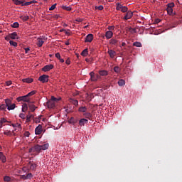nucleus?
<instances>
[{
    "label": "nucleus",
    "instance_id": "14",
    "mask_svg": "<svg viewBox=\"0 0 182 182\" xmlns=\"http://www.w3.org/2000/svg\"><path fill=\"white\" fill-rule=\"evenodd\" d=\"M87 122L88 121L86 119H80V120H79V126H85V124H87Z\"/></svg>",
    "mask_w": 182,
    "mask_h": 182
},
{
    "label": "nucleus",
    "instance_id": "28",
    "mask_svg": "<svg viewBox=\"0 0 182 182\" xmlns=\"http://www.w3.org/2000/svg\"><path fill=\"white\" fill-rule=\"evenodd\" d=\"M20 18H21V20H22L23 21H28L29 17H28V16H21Z\"/></svg>",
    "mask_w": 182,
    "mask_h": 182
},
{
    "label": "nucleus",
    "instance_id": "40",
    "mask_svg": "<svg viewBox=\"0 0 182 182\" xmlns=\"http://www.w3.org/2000/svg\"><path fill=\"white\" fill-rule=\"evenodd\" d=\"M11 126L14 127V128H21V124L19 123H16V124H12Z\"/></svg>",
    "mask_w": 182,
    "mask_h": 182
},
{
    "label": "nucleus",
    "instance_id": "64",
    "mask_svg": "<svg viewBox=\"0 0 182 182\" xmlns=\"http://www.w3.org/2000/svg\"><path fill=\"white\" fill-rule=\"evenodd\" d=\"M126 46V43H122V46Z\"/></svg>",
    "mask_w": 182,
    "mask_h": 182
},
{
    "label": "nucleus",
    "instance_id": "33",
    "mask_svg": "<svg viewBox=\"0 0 182 182\" xmlns=\"http://www.w3.org/2000/svg\"><path fill=\"white\" fill-rule=\"evenodd\" d=\"M133 46L136 48L142 47V44L140 42H134Z\"/></svg>",
    "mask_w": 182,
    "mask_h": 182
},
{
    "label": "nucleus",
    "instance_id": "9",
    "mask_svg": "<svg viewBox=\"0 0 182 182\" xmlns=\"http://www.w3.org/2000/svg\"><path fill=\"white\" fill-rule=\"evenodd\" d=\"M92 41H93V35L92 34H89L85 37V43H91Z\"/></svg>",
    "mask_w": 182,
    "mask_h": 182
},
{
    "label": "nucleus",
    "instance_id": "13",
    "mask_svg": "<svg viewBox=\"0 0 182 182\" xmlns=\"http://www.w3.org/2000/svg\"><path fill=\"white\" fill-rule=\"evenodd\" d=\"M108 54L110 56V58H114L115 55H117V52L113 50H109Z\"/></svg>",
    "mask_w": 182,
    "mask_h": 182
},
{
    "label": "nucleus",
    "instance_id": "42",
    "mask_svg": "<svg viewBox=\"0 0 182 182\" xmlns=\"http://www.w3.org/2000/svg\"><path fill=\"white\" fill-rule=\"evenodd\" d=\"M18 26H19V24H18V23H17V22H15V23H14L11 24V27H12V28H18Z\"/></svg>",
    "mask_w": 182,
    "mask_h": 182
},
{
    "label": "nucleus",
    "instance_id": "11",
    "mask_svg": "<svg viewBox=\"0 0 182 182\" xmlns=\"http://www.w3.org/2000/svg\"><path fill=\"white\" fill-rule=\"evenodd\" d=\"M28 107L29 108V110H31V112H33L36 109V107L33 105L32 102L28 103Z\"/></svg>",
    "mask_w": 182,
    "mask_h": 182
},
{
    "label": "nucleus",
    "instance_id": "19",
    "mask_svg": "<svg viewBox=\"0 0 182 182\" xmlns=\"http://www.w3.org/2000/svg\"><path fill=\"white\" fill-rule=\"evenodd\" d=\"M77 122V120H76L75 119H74V117H70V119H68V123L70 124H75V123Z\"/></svg>",
    "mask_w": 182,
    "mask_h": 182
},
{
    "label": "nucleus",
    "instance_id": "27",
    "mask_svg": "<svg viewBox=\"0 0 182 182\" xmlns=\"http://www.w3.org/2000/svg\"><path fill=\"white\" fill-rule=\"evenodd\" d=\"M36 168V164H29V168L32 171H34Z\"/></svg>",
    "mask_w": 182,
    "mask_h": 182
},
{
    "label": "nucleus",
    "instance_id": "21",
    "mask_svg": "<svg viewBox=\"0 0 182 182\" xmlns=\"http://www.w3.org/2000/svg\"><path fill=\"white\" fill-rule=\"evenodd\" d=\"M28 110V105L27 104H23L22 105V112H26Z\"/></svg>",
    "mask_w": 182,
    "mask_h": 182
},
{
    "label": "nucleus",
    "instance_id": "46",
    "mask_svg": "<svg viewBox=\"0 0 182 182\" xmlns=\"http://www.w3.org/2000/svg\"><path fill=\"white\" fill-rule=\"evenodd\" d=\"M10 45L13 46L14 47H16L17 46V43L13 41H9Z\"/></svg>",
    "mask_w": 182,
    "mask_h": 182
},
{
    "label": "nucleus",
    "instance_id": "47",
    "mask_svg": "<svg viewBox=\"0 0 182 182\" xmlns=\"http://www.w3.org/2000/svg\"><path fill=\"white\" fill-rule=\"evenodd\" d=\"M31 178L26 176V175H21V179L28 180Z\"/></svg>",
    "mask_w": 182,
    "mask_h": 182
},
{
    "label": "nucleus",
    "instance_id": "4",
    "mask_svg": "<svg viewBox=\"0 0 182 182\" xmlns=\"http://www.w3.org/2000/svg\"><path fill=\"white\" fill-rule=\"evenodd\" d=\"M21 101L27 102L28 104L34 103L33 102L31 101V98H29V97H25V96L17 97V102H21Z\"/></svg>",
    "mask_w": 182,
    "mask_h": 182
},
{
    "label": "nucleus",
    "instance_id": "55",
    "mask_svg": "<svg viewBox=\"0 0 182 182\" xmlns=\"http://www.w3.org/2000/svg\"><path fill=\"white\" fill-rule=\"evenodd\" d=\"M26 115L25 114H20V118L25 119Z\"/></svg>",
    "mask_w": 182,
    "mask_h": 182
},
{
    "label": "nucleus",
    "instance_id": "62",
    "mask_svg": "<svg viewBox=\"0 0 182 182\" xmlns=\"http://www.w3.org/2000/svg\"><path fill=\"white\" fill-rule=\"evenodd\" d=\"M59 60H60V63H65V60H63V58H60L59 59Z\"/></svg>",
    "mask_w": 182,
    "mask_h": 182
},
{
    "label": "nucleus",
    "instance_id": "56",
    "mask_svg": "<svg viewBox=\"0 0 182 182\" xmlns=\"http://www.w3.org/2000/svg\"><path fill=\"white\" fill-rule=\"evenodd\" d=\"M29 132H24V136H26V137H29Z\"/></svg>",
    "mask_w": 182,
    "mask_h": 182
},
{
    "label": "nucleus",
    "instance_id": "31",
    "mask_svg": "<svg viewBox=\"0 0 182 182\" xmlns=\"http://www.w3.org/2000/svg\"><path fill=\"white\" fill-rule=\"evenodd\" d=\"M7 107L8 106L6 105V104H3L0 105V110L5 111V109H6Z\"/></svg>",
    "mask_w": 182,
    "mask_h": 182
},
{
    "label": "nucleus",
    "instance_id": "38",
    "mask_svg": "<svg viewBox=\"0 0 182 182\" xmlns=\"http://www.w3.org/2000/svg\"><path fill=\"white\" fill-rule=\"evenodd\" d=\"M175 6L174 3L171 2L169 4H167V9H172Z\"/></svg>",
    "mask_w": 182,
    "mask_h": 182
},
{
    "label": "nucleus",
    "instance_id": "54",
    "mask_svg": "<svg viewBox=\"0 0 182 182\" xmlns=\"http://www.w3.org/2000/svg\"><path fill=\"white\" fill-rule=\"evenodd\" d=\"M65 63H66V65H69L70 64H71V61L70 60L69 58H68V60H66Z\"/></svg>",
    "mask_w": 182,
    "mask_h": 182
},
{
    "label": "nucleus",
    "instance_id": "51",
    "mask_svg": "<svg viewBox=\"0 0 182 182\" xmlns=\"http://www.w3.org/2000/svg\"><path fill=\"white\" fill-rule=\"evenodd\" d=\"M31 4H32V2L28 1V2H26L24 4H22V6H29Z\"/></svg>",
    "mask_w": 182,
    "mask_h": 182
},
{
    "label": "nucleus",
    "instance_id": "5",
    "mask_svg": "<svg viewBox=\"0 0 182 182\" xmlns=\"http://www.w3.org/2000/svg\"><path fill=\"white\" fill-rule=\"evenodd\" d=\"M90 76L91 77L92 82H96L100 78V75H95L94 72L90 73Z\"/></svg>",
    "mask_w": 182,
    "mask_h": 182
},
{
    "label": "nucleus",
    "instance_id": "23",
    "mask_svg": "<svg viewBox=\"0 0 182 182\" xmlns=\"http://www.w3.org/2000/svg\"><path fill=\"white\" fill-rule=\"evenodd\" d=\"M127 31H129L131 33V34H134V33H136V29L135 28H133L132 27L130 28H127L126 29Z\"/></svg>",
    "mask_w": 182,
    "mask_h": 182
},
{
    "label": "nucleus",
    "instance_id": "32",
    "mask_svg": "<svg viewBox=\"0 0 182 182\" xmlns=\"http://www.w3.org/2000/svg\"><path fill=\"white\" fill-rule=\"evenodd\" d=\"M70 103H72L76 107L78 105V101L76 100L70 99Z\"/></svg>",
    "mask_w": 182,
    "mask_h": 182
},
{
    "label": "nucleus",
    "instance_id": "36",
    "mask_svg": "<svg viewBox=\"0 0 182 182\" xmlns=\"http://www.w3.org/2000/svg\"><path fill=\"white\" fill-rule=\"evenodd\" d=\"M62 9L70 11L72 9L70 6H62Z\"/></svg>",
    "mask_w": 182,
    "mask_h": 182
},
{
    "label": "nucleus",
    "instance_id": "49",
    "mask_svg": "<svg viewBox=\"0 0 182 182\" xmlns=\"http://www.w3.org/2000/svg\"><path fill=\"white\" fill-rule=\"evenodd\" d=\"M56 5L57 4L51 5V6L50 7V11H53L56 8Z\"/></svg>",
    "mask_w": 182,
    "mask_h": 182
},
{
    "label": "nucleus",
    "instance_id": "2",
    "mask_svg": "<svg viewBox=\"0 0 182 182\" xmlns=\"http://www.w3.org/2000/svg\"><path fill=\"white\" fill-rule=\"evenodd\" d=\"M61 100V97L56 98L54 96H51V98L48 102H47V108L48 109H54L55 104H57L59 101Z\"/></svg>",
    "mask_w": 182,
    "mask_h": 182
},
{
    "label": "nucleus",
    "instance_id": "50",
    "mask_svg": "<svg viewBox=\"0 0 182 182\" xmlns=\"http://www.w3.org/2000/svg\"><path fill=\"white\" fill-rule=\"evenodd\" d=\"M55 58H57L58 60H60V53H57L55 54Z\"/></svg>",
    "mask_w": 182,
    "mask_h": 182
},
{
    "label": "nucleus",
    "instance_id": "59",
    "mask_svg": "<svg viewBox=\"0 0 182 182\" xmlns=\"http://www.w3.org/2000/svg\"><path fill=\"white\" fill-rule=\"evenodd\" d=\"M21 130V128H15V130L14 132H20Z\"/></svg>",
    "mask_w": 182,
    "mask_h": 182
},
{
    "label": "nucleus",
    "instance_id": "43",
    "mask_svg": "<svg viewBox=\"0 0 182 182\" xmlns=\"http://www.w3.org/2000/svg\"><path fill=\"white\" fill-rule=\"evenodd\" d=\"M4 135L11 136L12 135V132H10V131H5V132H4Z\"/></svg>",
    "mask_w": 182,
    "mask_h": 182
},
{
    "label": "nucleus",
    "instance_id": "15",
    "mask_svg": "<svg viewBox=\"0 0 182 182\" xmlns=\"http://www.w3.org/2000/svg\"><path fill=\"white\" fill-rule=\"evenodd\" d=\"M98 73L100 74V76H107L108 75V71L102 70H100L98 72Z\"/></svg>",
    "mask_w": 182,
    "mask_h": 182
},
{
    "label": "nucleus",
    "instance_id": "17",
    "mask_svg": "<svg viewBox=\"0 0 182 182\" xmlns=\"http://www.w3.org/2000/svg\"><path fill=\"white\" fill-rule=\"evenodd\" d=\"M8 37L11 38L12 40H15L17 38V33L16 32H14L11 34H9Z\"/></svg>",
    "mask_w": 182,
    "mask_h": 182
},
{
    "label": "nucleus",
    "instance_id": "57",
    "mask_svg": "<svg viewBox=\"0 0 182 182\" xmlns=\"http://www.w3.org/2000/svg\"><path fill=\"white\" fill-rule=\"evenodd\" d=\"M26 177L32 178V173H28L27 176H26Z\"/></svg>",
    "mask_w": 182,
    "mask_h": 182
},
{
    "label": "nucleus",
    "instance_id": "44",
    "mask_svg": "<svg viewBox=\"0 0 182 182\" xmlns=\"http://www.w3.org/2000/svg\"><path fill=\"white\" fill-rule=\"evenodd\" d=\"M11 180V178H10L9 176H5L4 177V181L5 182H9Z\"/></svg>",
    "mask_w": 182,
    "mask_h": 182
},
{
    "label": "nucleus",
    "instance_id": "37",
    "mask_svg": "<svg viewBox=\"0 0 182 182\" xmlns=\"http://www.w3.org/2000/svg\"><path fill=\"white\" fill-rule=\"evenodd\" d=\"M16 5H22L23 4V1L18 0H12Z\"/></svg>",
    "mask_w": 182,
    "mask_h": 182
},
{
    "label": "nucleus",
    "instance_id": "34",
    "mask_svg": "<svg viewBox=\"0 0 182 182\" xmlns=\"http://www.w3.org/2000/svg\"><path fill=\"white\" fill-rule=\"evenodd\" d=\"M43 43H44V42L41 38L38 39V42L36 43L38 46L41 47Z\"/></svg>",
    "mask_w": 182,
    "mask_h": 182
},
{
    "label": "nucleus",
    "instance_id": "30",
    "mask_svg": "<svg viewBox=\"0 0 182 182\" xmlns=\"http://www.w3.org/2000/svg\"><path fill=\"white\" fill-rule=\"evenodd\" d=\"M54 68V65L53 64L47 65H46V72L50 71Z\"/></svg>",
    "mask_w": 182,
    "mask_h": 182
},
{
    "label": "nucleus",
    "instance_id": "45",
    "mask_svg": "<svg viewBox=\"0 0 182 182\" xmlns=\"http://www.w3.org/2000/svg\"><path fill=\"white\" fill-rule=\"evenodd\" d=\"M167 14L171 15L173 13V9L172 8H166Z\"/></svg>",
    "mask_w": 182,
    "mask_h": 182
},
{
    "label": "nucleus",
    "instance_id": "48",
    "mask_svg": "<svg viewBox=\"0 0 182 182\" xmlns=\"http://www.w3.org/2000/svg\"><path fill=\"white\" fill-rule=\"evenodd\" d=\"M95 9L102 11L104 9V6H102V5L99 6H95Z\"/></svg>",
    "mask_w": 182,
    "mask_h": 182
},
{
    "label": "nucleus",
    "instance_id": "63",
    "mask_svg": "<svg viewBox=\"0 0 182 182\" xmlns=\"http://www.w3.org/2000/svg\"><path fill=\"white\" fill-rule=\"evenodd\" d=\"M43 71L46 72V66H44V68H43Z\"/></svg>",
    "mask_w": 182,
    "mask_h": 182
},
{
    "label": "nucleus",
    "instance_id": "39",
    "mask_svg": "<svg viewBox=\"0 0 182 182\" xmlns=\"http://www.w3.org/2000/svg\"><path fill=\"white\" fill-rule=\"evenodd\" d=\"M123 8L124 6L121 4L119 3L117 4V11H119L121 9H123Z\"/></svg>",
    "mask_w": 182,
    "mask_h": 182
},
{
    "label": "nucleus",
    "instance_id": "20",
    "mask_svg": "<svg viewBox=\"0 0 182 182\" xmlns=\"http://www.w3.org/2000/svg\"><path fill=\"white\" fill-rule=\"evenodd\" d=\"M22 82H26V83H32L33 82V79L32 78H24V79H22Z\"/></svg>",
    "mask_w": 182,
    "mask_h": 182
},
{
    "label": "nucleus",
    "instance_id": "35",
    "mask_svg": "<svg viewBox=\"0 0 182 182\" xmlns=\"http://www.w3.org/2000/svg\"><path fill=\"white\" fill-rule=\"evenodd\" d=\"M33 116L32 114H28L26 117V122H29L33 119Z\"/></svg>",
    "mask_w": 182,
    "mask_h": 182
},
{
    "label": "nucleus",
    "instance_id": "25",
    "mask_svg": "<svg viewBox=\"0 0 182 182\" xmlns=\"http://www.w3.org/2000/svg\"><path fill=\"white\" fill-rule=\"evenodd\" d=\"M117 84L119 85V86L122 87L125 85V80H119L117 82Z\"/></svg>",
    "mask_w": 182,
    "mask_h": 182
},
{
    "label": "nucleus",
    "instance_id": "26",
    "mask_svg": "<svg viewBox=\"0 0 182 182\" xmlns=\"http://www.w3.org/2000/svg\"><path fill=\"white\" fill-rule=\"evenodd\" d=\"M113 70L117 74L121 73V68H119V66H115L114 68H113Z\"/></svg>",
    "mask_w": 182,
    "mask_h": 182
},
{
    "label": "nucleus",
    "instance_id": "1",
    "mask_svg": "<svg viewBox=\"0 0 182 182\" xmlns=\"http://www.w3.org/2000/svg\"><path fill=\"white\" fill-rule=\"evenodd\" d=\"M41 150L45 151L46 150V144L44 145H36L28 150V153L33 156L38 155V153L40 152Z\"/></svg>",
    "mask_w": 182,
    "mask_h": 182
},
{
    "label": "nucleus",
    "instance_id": "24",
    "mask_svg": "<svg viewBox=\"0 0 182 182\" xmlns=\"http://www.w3.org/2000/svg\"><path fill=\"white\" fill-rule=\"evenodd\" d=\"M36 91L33 90V91H31V92L28 93L27 95H24V97H32L33 95H36Z\"/></svg>",
    "mask_w": 182,
    "mask_h": 182
},
{
    "label": "nucleus",
    "instance_id": "61",
    "mask_svg": "<svg viewBox=\"0 0 182 182\" xmlns=\"http://www.w3.org/2000/svg\"><path fill=\"white\" fill-rule=\"evenodd\" d=\"M26 54L28 53L29 48H25L24 49Z\"/></svg>",
    "mask_w": 182,
    "mask_h": 182
},
{
    "label": "nucleus",
    "instance_id": "3",
    "mask_svg": "<svg viewBox=\"0 0 182 182\" xmlns=\"http://www.w3.org/2000/svg\"><path fill=\"white\" fill-rule=\"evenodd\" d=\"M5 104L6 105L7 110H9V111L14 110L16 107V105L11 104V100L9 99L5 100Z\"/></svg>",
    "mask_w": 182,
    "mask_h": 182
},
{
    "label": "nucleus",
    "instance_id": "16",
    "mask_svg": "<svg viewBox=\"0 0 182 182\" xmlns=\"http://www.w3.org/2000/svg\"><path fill=\"white\" fill-rule=\"evenodd\" d=\"M0 160L3 163L6 162V157L5 156H4V154L2 152H0Z\"/></svg>",
    "mask_w": 182,
    "mask_h": 182
},
{
    "label": "nucleus",
    "instance_id": "6",
    "mask_svg": "<svg viewBox=\"0 0 182 182\" xmlns=\"http://www.w3.org/2000/svg\"><path fill=\"white\" fill-rule=\"evenodd\" d=\"M132 15H133V13L132 12V11H127L125 16L124 17L123 19L125 21L129 20V19L132 18Z\"/></svg>",
    "mask_w": 182,
    "mask_h": 182
},
{
    "label": "nucleus",
    "instance_id": "60",
    "mask_svg": "<svg viewBox=\"0 0 182 182\" xmlns=\"http://www.w3.org/2000/svg\"><path fill=\"white\" fill-rule=\"evenodd\" d=\"M64 31H65V33L66 34V35H68V36H70V30H68V31H65V30H64Z\"/></svg>",
    "mask_w": 182,
    "mask_h": 182
},
{
    "label": "nucleus",
    "instance_id": "53",
    "mask_svg": "<svg viewBox=\"0 0 182 182\" xmlns=\"http://www.w3.org/2000/svg\"><path fill=\"white\" fill-rule=\"evenodd\" d=\"M8 122V121H6V119H5L4 118L1 119V121H0V123L4 124V123H6Z\"/></svg>",
    "mask_w": 182,
    "mask_h": 182
},
{
    "label": "nucleus",
    "instance_id": "58",
    "mask_svg": "<svg viewBox=\"0 0 182 182\" xmlns=\"http://www.w3.org/2000/svg\"><path fill=\"white\" fill-rule=\"evenodd\" d=\"M6 85L7 86H10V85H11V84H12V82L11 81H6Z\"/></svg>",
    "mask_w": 182,
    "mask_h": 182
},
{
    "label": "nucleus",
    "instance_id": "41",
    "mask_svg": "<svg viewBox=\"0 0 182 182\" xmlns=\"http://www.w3.org/2000/svg\"><path fill=\"white\" fill-rule=\"evenodd\" d=\"M119 11H121L123 13H126V12H128V8H127V6H124L123 9H121Z\"/></svg>",
    "mask_w": 182,
    "mask_h": 182
},
{
    "label": "nucleus",
    "instance_id": "22",
    "mask_svg": "<svg viewBox=\"0 0 182 182\" xmlns=\"http://www.w3.org/2000/svg\"><path fill=\"white\" fill-rule=\"evenodd\" d=\"M87 110V109L86 107H79V109H78V111L82 113H86Z\"/></svg>",
    "mask_w": 182,
    "mask_h": 182
},
{
    "label": "nucleus",
    "instance_id": "52",
    "mask_svg": "<svg viewBox=\"0 0 182 182\" xmlns=\"http://www.w3.org/2000/svg\"><path fill=\"white\" fill-rule=\"evenodd\" d=\"M109 31H114V26H110L108 27Z\"/></svg>",
    "mask_w": 182,
    "mask_h": 182
},
{
    "label": "nucleus",
    "instance_id": "12",
    "mask_svg": "<svg viewBox=\"0 0 182 182\" xmlns=\"http://www.w3.org/2000/svg\"><path fill=\"white\" fill-rule=\"evenodd\" d=\"M38 81H39L41 83L46 82V75H43L38 78Z\"/></svg>",
    "mask_w": 182,
    "mask_h": 182
},
{
    "label": "nucleus",
    "instance_id": "10",
    "mask_svg": "<svg viewBox=\"0 0 182 182\" xmlns=\"http://www.w3.org/2000/svg\"><path fill=\"white\" fill-rule=\"evenodd\" d=\"M41 132H43V129L41 127V125L39 124L38 127L36 128V134L37 135H41Z\"/></svg>",
    "mask_w": 182,
    "mask_h": 182
},
{
    "label": "nucleus",
    "instance_id": "7",
    "mask_svg": "<svg viewBox=\"0 0 182 182\" xmlns=\"http://www.w3.org/2000/svg\"><path fill=\"white\" fill-rule=\"evenodd\" d=\"M119 43V41L117 40L115 38H111V40L109 41V43L112 46H117V43Z\"/></svg>",
    "mask_w": 182,
    "mask_h": 182
},
{
    "label": "nucleus",
    "instance_id": "8",
    "mask_svg": "<svg viewBox=\"0 0 182 182\" xmlns=\"http://www.w3.org/2000/svg\"><path fill=\"white\" fill-rule=\"evenodd\" d=\"M112 36H113V33L111 31H107L106 33L105 34V37H106L107 40L112 38Z\"/></svg>",
    "mask_w": 182,
    "mask_h": 182
},
{
    "label": "nucleus",
    "instance_id": "18",
    "mask_svg": "<svg viewBox=\"0 0 182 182\" xmlns=\"http://www.w3.org/2000/svg\"><path fill=\"white\" fill-rule=\"evenodd\" d=\"M83 116H85V117L89 120H90L92 118V114L90 112H85L83 113Z\"/></svg>",
    "mask_w": 182,
    "mask_h": 182
},
{
    "label": "nucleus",
    "instance_id": "29",
    "mask_svg": "<svg viewBox=\"0 0 182 182\" xmlns=\"http://www.w3.org/2000/svg\"><path fill=\"white\" fill-rule=\"evenodd\" d=\"M81 55L82 57H87V48H85V50H82V52H81Z\"/></svg>",
    "mask_w": 182,
    "mask_h": 182
}]
</instances>
